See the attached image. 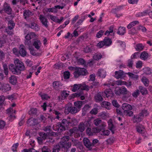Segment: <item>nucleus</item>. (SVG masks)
<instances>
[{
    "label": "nucleus",
    "mask_w": 152,
    "mask_h": 152,
    "mask_svg": "<svg viewBox=\"0 0 152 152\" xmlns=\"http://www.w3.org/2000/svg\"><path fill=\"white\" fill-rule=\"evenodd\" d=\"M112 103L113 106L116 107L118 108L120 106V105L119 104L116 100L115 99L113 100L112 102Z\"/></svg>",
    "instance_id": "63"
},
{
    "label": "nucleus",
    "mask_w": 152,
    "mask_h": 152,
    "mask_svg": "<svg viewBox=\"0 0 152 152\" xmlns=\"http://www.w3.org/2000/svg\"><path fill=\"white\" fill-rule=\"evenodd\" d=\"M29 49L30 50L31 54L33 56H39L41 55V54L39 53H36L34 49L29 48Z\"/></svg>",
    "instance_id": "38"
},
{
    "label": "nucleus",
    "mask_w": 152,
    "mask_h": 152,
    "mask_svg": "<svg viewBox=\"0 0 152 152\" xmlns=\"http://www.w3.org/2000/svg\"><path fill=\"white\" fill-rule=\"evenodd\" d=\"M102 105L103 107H105L106 109H109L111 104L110 102L104 101L102 102Z\"/></svg>",
    "instance_id": "40"
},
{
    "label": "nucleus",
    "mask_w": 152,
    "mask_h": 152,
    "mask_svg": "<svg viewBox=\"0 0 152 152\" xmlns=\"http://www.w3.org/2000/svg\"><path fill=\"white\" fill-rule=\"evenodd\" d=\"M115 93L117 95H126V96L127 98L130 97L131 95V93L129 91H128L126 88L124 86H122L118 89L115 90Z\"/></svg>",
    "instance_id": "2"
},
{
    "label": "nucleus",
    "mask_w": 152,
    "mask_h": 152,
    "mask_svg": "<svg viewBox=\"0 0 152 152\" xmlns=\"http://www.w3.org/2000/svg\"><path fill=\"white\" fill-rule=\"evenodd\" d=\"M77 109L76 107H69L66 108L64 112L66 114H68L69 113L71 114H75L77 112Z\"/></svg>",
    "instance_id": "8"
},
{
    "label": "nucleus",
    "mask_w": 152,
    "mask_h": 152,
    "mask_svg": "<svg viewBox=\"0 0 152 152\" xmlns=\"http://www.w3.org/2000/svg\"><path fill=\"white\" fill-rule=\"evenodd\" d=\"M5 99V98L4 96H0V108H2V105L4 104Z\"/></svg>",
    "instance_id": "52"
},
{
    "label": "nucleus",
    "mask_w": 152,
    "mask_h": 152,
    "mask_svg": "<svg viewBox=\"0 0 152 152\" xmlns=\"http://www.w3.org/2000/svg\"><path fill=\"white\" fill-rule=\"evenodd\" d=\"M84 143L86 148H88L89 150H91L92 144L88 139L84 138Z\"/></svg>",
    "instance_id": "19"
},
{
    "label": "nucleus",
    "mask_w": 152,
    "mask_h": 152,
    "mask_svg": "<svg viewBox=\"0 0 152 152\" xmlns=\"http://www.w3.org/2000/svg\"><path fill=\"white\" fill-rule=\"evenodd\" d=\"M33 15L32 12L28 10H25L24 11L23 15L25 19L27 20V18L30 17Z\"/></svg>",
    "instance_id": "20"
},
{
    "label": "nucleus",
    "mask_w": 152,
    "mask_h": 152,
    "mask_svg": "<svg viewBox=\"0 0 152 152\" xmlns=\"http://www.w3.org/2000/svg\"><path fill=\"white\" fill-rule=\"evenodd\" d=\"M100 133L101 135L108 136L110 133V132L108 130H104L101 131Z\"/></svg>",
    "instance_id": "44"
},
{
    "label": "nucleus",
    "mask_w": 152,
    "mask_h": 152,
    "mask_svg": "<svg viewBox=\"0 0 152 152\" xmlns=\"http://www.w3.org/2000/svg\"><path fill=\"white\" fill-rule=\"evenodd\" d=\"M97 75L98 76L104 78L106 75V72L104 69H99L98 70Z\"/></svg>",
    "instance_id": "17"
},
{
    "label": "nucleus",
    "mask_w": 152,
    "mask_h": 152,
    "mask_svg": "<svg viewBox=\"0 0 152 152\" xmlns=\"http://www.w3.org/2000/svg\"><path fill=\"white\" fill-rule=\"evenodd\" d=\"M41 44V43L40 41L38 40L34 41L33 43V46L37 50L39 49Z\"/></svg>",
    "instance_id": "31"
},
{
    "label": "nucleus",
    "mask_w": 152,
    "mask_h": 152,
    "mask_svg": "<svg viewBox=\"0 0 152 152\" xmlns=\"http://www.w3.org/2000/svg\"><path fill=\"white\" fill-rule=\"evenodd\" d=\"M140 94V91L139 90H136L132 94V95L135 98L137 97Z\"/></svg>",
    "instance_id": "60"
},
{
    "label": "nucleus",
    "mask_w": 152,
    "mask_h": 152,
    "mask_svg": "<svg viewBox=\"0 0 152 152\" xmlns=\"http://www.w3.org/2000/svg\"><path fill=\"white\" fill-rule=\"evenodd\" d=\"M9 68L13 74L18 75L21 74V72L19 71L15 65L10 64L9 66Z\"/></svg>",
    "instance_id": "9"
},
{
    "label": "nucleus",
    "mask_w": 152,
    "mask_h": 152,
    "mask_svg": "<svg viewBox=\"0 0 152 152\" xmlns=\"http://www.w3.org/2000/svg\"><path fill=\"white\" fill-rule=\"evenodd\" d=\"M134 119H135L134 122H140L143 119V117L140 113L136 115H134L133 117Z\"/></svg>",
    "instance_id": "27"
},
{
    "label": "nucleus",
    "mask_w": 152,
    "mask_h": 152,
    "mask_svg": "<svg viewBox=\"0 0 152 152\" xmlns=\"http://www.w3.org/2000/svg\"><path fill=\"white\" fill-rule=\"evenodd\" d=\"M3 67V72L5 75H7L8 74V69L7 64L6 63H2Z\"/></svg>",
    "instance_id": "29"
},
{
    "label": "nucleus",
    "mask_w": 152,
    "mask_h": 152,
    "mask_svg": "<svg viewBox=\"0 0 152 152\" xmlns=\"http://www.w3.org/2000/svg\"><path fill=\"white\" fill-rule=\"evenodd\" d=\"M22 152H39L33 148H30L28 149L26 148L23 149Z\"/></svg>",
    "instance_id": "50"
},
{
    "label": "nucleus",
    "mask_w": 152,
    "mask_h": 152,
    "mask_svg": "<svg viewBox=\"0 0 152 152\" xmlns=\"http://www.w3.org/2000/svg\"><path fill=\"white\" fill-rule=\"evenodd\" d=\"M103 92L98 93L94 96V99L96 102H102L103 100L102 94Z\"/></svg>",
    "instance_id": "16"
},
{
    "label": "nucleus",
    "mask_w": 152,
    "mask_h": 152,
    "mask_svg": "<svg viewBox=\"0 0 152 152\" xmlns=\"http://www.w3.org/2000/svg\"><path fill=\"white\" fill-rule=\"evenodd\" d=\"M69 94L66 92V91H63L61 92V96H58V99L59 100H63L64 99H65V98H66L69 95Z\"/></svg>",
    "instance_id": "23"
},
{
    "label": "nucleus",
    "mask_w": 152,
    "mask_h": 152,
    "mask_svg": "<svg viewBox=\"0 0 152 152\" xmlns=\"http://www.w3.org/2000/svg\"><path fill=\"white\" fill-rule=\"evenodd\" d=\"M62 85L59 81H56L53 83V87L56 90H58L61 88Z\"/></svg>",
    "instance_id": "22"
},
{
    "label": "nucleus",
    "mask_w": 152,
    "mask_h": 152,
    "mask_svg": "<svg viewBox=\"0 0 152 152\" xmlns=\"http://www.w3.org/2000/svg\"><path fill=\"white\" fill-rule=\"evenodd\" d=\"M27 123L29 126H31L37 125L38 124L39 122L36 119L31 118L28 120Z\"/></svg>",
    "instance_id": "15"
},
{
    "label": "nucleus",
    "mask_w": 152,
    "mask_h": 152,
    "mask_svg": "<svg viewBox=\"0 0 152 152\" xmlns=\"http://www.w3.org/2000/svg\"><path fill=\"white\" fill-rule=\"evenodd\" d=\"M74 105L77 108H80L81 107L82 104V102L81 101H79L74 102Z\"/></svg>",
    "instance_id": "49"
},
{
    "label": "nucleus",
    "mask_w": 152,
    "mask_h": 152,
    "mask_svg": "<svg viewBox=\"0 0 152 152\" xmlns=\"http://www.w3.org/2000/svg\"><path fill=\"white\" fill-rule=\"evenodd\" d=\"M19 49V54L22 57L26 56L27 53L26 50L24 45H20Z\"/></svg>",
    "instance_id": "13"
},
{
    "label": "nucleus",
    "mask_w": 152,
    "mask_h": 152,
    "mask_svg": "<svg viewBox=\"0 0 152 152\" xmlns=\"http://www.w3.org/2000/svg\"><path fill=\"white\" fill-rule=\"evenodd\" d=\"M42 152H51L50 150L46 146H44L42 148Z\"/></svg>",
    "instance_id": "61"
},
{
    "label": "nucleus",
    "mask_w": 152,
    "mask_h": 152,
    "mask_svg": "<svg viewBox=\"0 0 152 152\" xmlns=\"http://www.w3.org/2000/svg\"><path fill=\"white\" fill-rule=\"evenodd\" d=\"M117 33L119 35H124L125 33V28L123 27H120Z\"/></svg>",
    "instance_id": "34"
},
{
    "label": "nucleus",
    "mask_w": 152,
    "mask_h": 152,
    "mask_svg": "<svg viewBox=\"0 0 152 152\" xmlns=\"http://www.w3.org/2000/svg\"><path fill=\"white\" fill-rule=\"evenodd\" d=\"M148 57V53L144 51L142 52L140 55V58L141 59L143 60L146 59Z\"/></svg>",
    "instance_id": "32"
},
{
    "label": "nucleus",
    "mask_w": 152,
    "mask_h": 152,
    "mask_svg": "<svg viewBox=\"0 0 152 152\" xmlns=\"http://www.w3.org/2000/svg\"><path fill=\"white\" fill-rule=\"evenodd\" d=\"M14 63L16 67L18 69L19 71H23L25 69V67L23 63L18 59H16L14 61Z\"/></svg>",
    "instance_id": "6"
},
{
    "label": "nucleus",
    "mask_w": 152,
    "mask_h": 152,
    "mask_svg": "<svg viewBox=\"0 0 152 152\" xmlns=\"http://www.w3.org/2000/svg\"><path fill=\"white\" fill-rule=\"evenodd\" d=\"M93 57L95 60H98L102 58V55L100 53H96L94 55Z\"/></svg>",
    "instance_id": "37"
},
{
    "label": "nucleus",
    "mask_w": 152,
    "mask_h": 152,
    "mask_svg": "<svg viewBox=\"0 0 152 152\" xmlns=\"http://www.w3.org/2000/svg\"><path fill=\"white\" fill-rule=\"evenodd\" d=\"M37 110L36 108H31L28 111V114L31 115H36L37 113Z\"/></svg>",
    "instance_id": "35"
},
{
    "label": "nucleus",
    "mask_w": 152,
    "mask_h": 152,
    "mask_svg": "<svg viewBox=\"0 0 152 152\" xmlns=\"http://www.w3.org/2000/svg\"><path fill=\"white\" fill-rule=\"evenodd\" d=\"M39 135L40 136V137H41L43 140H45L46 138L47 134L42 132L40 133Z\"/></svg>",
    "instance_id": "62"
},
{
    "label": "nucleus",
    "mask_w": 152,
    "mask_h": 152,
    "mask_svg": "<svg viewBox=\"0 0 152 152\" xmlns=\"http://www.w3.org/2000/svg\"><path fill=\"white\" fill-rule=\"evenodd\" d=\"M2 10L9 15L12 14V10L10 5L5 2L3 5Z\"/></svg>",
    "instance_id": "7"
},
{
    "label": "nucleus",
    "mask_w": 152,
    "mask_h": 152,
    "mask_svg": "<svg viewBox=\"0 0 152 152\" xmlns=\"http://www.w3.org/2000/svg\"><path fill=\"white\" fill-rule=\"evenodd\" d=\"M11 87L8 84H3L0 83V90L5 92L10 91Z\"/></svg>",
    "instance_id": "10"
},
{
    "label": "nucleus",
    "mask_w": 152,
    "mask_h": 152,
    "mask_svg": "<svg viewBox=\"0 0 152 152\" xmlns=\"http://www.w3.org/2000/svg\"><path fill=\"white\" fill-rule=\"evenodd\" d=\"M142 81L145 86H148L149 83L148 80L145 77H143L142 79Z\"/></svg>",
    "instance_id": "55"
},
{
    "label": "nucleus",
    "mask_w": 152,
    "mask_h": 152,
    "mask_svg": "<svg viewBox=\"0 0 152 152\" xmlns=\"http://www.w3.org/2000/svg\"><path fill=\"white\" fill-rule=\"evenodd\" d=\"M114 140V137H110L107 139L106 141V142H107V144H111L113 143Z\"/></svg>",
    "instance_id": "57"
},
{
    "label": "nucleus",
    "mask_w": 152,
    "mask_h": 152,
    "mask_svg": "<svg viewBox=\"0 0 152 152\" xmlns=\"http://www.w3.org/2000/svg\"><path fill=\"white\" fill-rule=\"evenodd\" d=\"M70 137L65 136L62 137L58 145H54L53 148L52 152H59L60 150L64 152H67L72 146V143L69 142Z\"/></svg>",
    "instance_id": "1"
},
{
    "label": "nucleus",
    "mask_w": 152,
    "mask_h": 152,
    "mask_svg": "<svg viewBox=\"0 0 152 152\" xmlns=\"http://www.w3.org/2000/svg\"><path fill=\"white\" fill-rule=\"evenodd\" d=\"M144 48V47L141 44H139L136 45L135 49L137 51H141Z\"/></svg>",
    "instance_id": "46"
},
{
    "label": "nucleus",
    "mask_w": 152,
    "mask_h": 152,
    "mask_svg": "<svg viewBox=\"0 0 152 152\" xmlns=\"http://www.w3.org/2000/svg\"><path fill=\"white\" fill-rule=\"evenodd\" d=\"M122 9V7L119 6L117 7L115 9H113L112 10V12L113 13L116 14V13L119 11L121 10Z\"/></svg>",
    "instance_id": "58"
},
{
    "label": "nucleus",
    "mask_w": 152,
    "mask_h": 152,
    "mask_svg": "<svg viewBox=\"0 0 152 152\" xmlns=\"http://www.w3.org/2000/svg\"><path fill=\"white\" fill-rule=\"evenodd\" d=\"M137 130L138 132L140 133L141 134H143L145 132V128L143 126L140 124L137 126Z\"/></svg>",
    "instance_id": "26"
},
{
    "label": "nucleus",
    "mask_w": 152,
    "mask_h": 152,
    "mask_svg": "<svg viewBox=\"0 0 152 152\" xmlns=\"http://www.w3.org/2000/svg\"><path fill=\"white\" fill-rule=\"evenodd\" d=\"M5 43V40L4 39H3L2 37L0 35V48L3 46Z\"/></svg>",
    "instance_id": "59"
},
{
    "label": "nucleus",
    "mask_w": 152,
    "mask_h": 152,
    "mask_svg": "<svg viewBox=\"0 0 152 152\" xmlns=\"http://www.w3.org/2000/svg\"><path fill=\"white\" fill-rule=\"evenodd\" d=\"M77 62L79 64L83 65L84 66H87L86 61L83 58H80L78 60Z\"/></svg>",
    "instance_id": "36"
},
{
    "label": "nucleus",
    "mask_w": 152,
    "mask_h": 152,
    "mask_svg": "<svg viewBox=\"0 0 152 152\" xmlns=\"http://www.w3.org/2000/svg\"><path fill=\"white\" fill-rule=\"evenodd\" d=\"M81 86V84H75L73 85V88L72 89V91L75 92L78 90L80 89Z\"/></svg>",
    "instance_id": "39"
},
{
    "label": "nucleus",
    "mask_w": 152,
    "mask_h": 152,
    "mask_svg": "<svg viewBox=\"0 0 152 152\" xmlns=\"http://www.w3.org/2000/svg\"><path fill=\"white\" fill-rule=\"evenodd\" d=\"M53 112V113L57 115L56 118L57 119H59V118H61L60 116L61 115V114L57 110H54Z\"/></svg>",
    "instance_id": "54"
},
{
    "label": "nucleus",
    "mask_w": 152,
    "mask_h": 152,
    "mask_svg": "<svg viewBox=\"0 0 152 152\" xmlns=\"http://www.w3.org/2000/svg\"><path fill=\"white\" fill-rule=\"evenodd\" d=\"M105 46H109L112 43L111 40L107 37H105L103 40Z\"/></svg>",
    "instance_id": "25"
},
{
    "label": "nucleus",
    "mask_w": 152,
    "mask_h": 152,
    "mask_svg": "<svg viewBox=\"0 0 152 152\" xmlns=\"http://www.w3.org/2000/svg\"><path fill=\"white\" fill-rule=\"evenodd\" d=\"M49 17L51 19V20L55 22L58 23V20H59V19L57 17L53 16L52 15H50Z\"/></svg>",
    "instance_id": "51"
},
{
    "label": "nucleus",
    "mask_w": 152,
    "mask_h": 152,
    "mask_svg": "<svg viewBox=\"0 0 152 152\" xmlns=\"http://www.w3.org/2000/svg\"><path fill=\"white\" fill-rule=\"evenodd\" d=\"M122 109L124 111H126L129 110H132V106L129 104L124 103L123 104L122 106Z\"/></svg>",
    "instance_id": "21"
},
{
    "label": "nucleus",
    "mask_w": 152,
    "mask_h": 152,
    "mask_svg": "<svg viewBox=\"0 0 152 152\" xmlns=\"http://www.w3.org/2000/svg\"><path fill=\"white\" fill-rule=\"evenodd\" d=\"M102 95L104 97H112L113 96V94L111 90L109 89L106 90L104 92H103Z\"/></svg>",
    "instance_id": "14"
},
{
    "label": "nucleus",
    "mask_w": 152,
    "mask_h": 152,
    "mask_svg": "<svg viewBox=\"0 0 152 152\" xmlns=\"http://www.w3.org/2000/svg\"><path fill=\"white\" fill-rule=\"evenodd\" d=\"M27 25L28 27L34 29L36 31H38L39 29L38 25L34 23H31Z\"/></svg>",
    "instance_id": "18"
},
{
    "label": "nucleus",
    "mask_w": 152,
    "mask_h": 152,
    "mask_svg": "<svg viewBox=\"0 0 152 152\" xmlns=\"http://www.w3.org/2000/svg\"><path fill=\"white\" fill-rule=\"evenodd\" d=\"M15 24L14 22L12 20H9L8 22V28L9 29H12L15 26Z\"/></svg>",
    "instance_id": "30"
},
{
    "label": "nucleus",
    "mask_w": 152,
    "mask_h": 152,
    "mask_svg": "<svg viewBox=\"0 0 152 152\" xmlns=\"http://www.w3.org/2000/svg\"><path fill=\"white\" fill-rule=\"evenodd\" d=\"M71 140L72 142L73 146H76L77 145H79L80 142L77 140L73 138H71Z\"/></svg>",
    "instance_id": "47"
},
{
    "label": "nucleus",
    "mask_w": 152,
    "mask_h": 152,
    "mask_svg": "<svg viewBox=\"0 0 152 152\" xmlns=\"http://www.w3.org/2000/svg\"><path fill=\"white\" fill-rule=\"evenodd\" d=\"M75 71L74 74L75 77L76 78L80 75H86L88 74L87 70L84 68L75 67Z\"/></svg>",
    "instance_id": "3"
},
{
    "label": "nucleus",
    "mask_w": 152,
    "mask_h": 152,
    "mask_svg": "<svg viewBox=\"0 0 152 152\" xmlns=\"http://www.w3.org/2000/svg\"><path fill=\"white\" fill-rule=\"evenodd\" d=\"M126 74H127V73H125L123 71L120 70L119 71H115V76L116 78L118 79L120 78H122L125 77Z\"/></svg>",
    "instance_id": "11"
},
{
    "label": "nucleus",
    "mask_w": 152,
    "mask_h": 152,
    "mask_svg": "<svg viewBox=\"0 0 152 152\" xmlns=\"http://www.w3.org/2000/svg\"><path fill=\"white\" fill-rule=\"evenodd\" d=\"M140 113L142 116L143 117L144 116H146L149 115V113L148 110L145 109L142 110Z\"/></svg>",
    "instance_id": "48"
},
{
    "label": "nucleus",
    "mask_w": 152,
    "mask_h": 152,
    "mask_svg": "<svg viewBox=\"0 0 152 152\" xmlns=\"http://www.w3.org/2000/svg\"><path fill=\"white\" fill-rule=\"evenodd\" d=\"M9 79L10 83L13 85L17 83V78L14 75H12L9 77Z\"/></svg>",
    "instance_id": "28"
},
{
    "label": "nucleus",
    "mask_w": 152,
    "mask_h": 152,
    "mask_svg": "<svg viewBox=\"0 0 152 152\" xmlns=\"http://www.w3.org/2000/svg\"><path fill=\"white\" fill-rule=\"evenodd\" d=\"M91 123L90 120H89L85 121L84 123L83 122L80 123L78 126L79 131L81 132H83L86 127L91 126Z\"/></svg>",
    "instance_id": "4"
},
{
    "label": "nucleus",
    "mask_w": 152,
    "mask_h": 152,
    "mask_svg": "<svg viewBox=\"0 0 152 152\" xmlns=\"http://www.w3.org/2000/svg\"><path fill=\"white\" fill-rule=\"evenodd\" d=\"M80 89L81 90L88 91L89 89V87L88 86L85 84H81V86L80 88Z\"/></svg>",
    "instance_id": "53"
},
{
    "label": "nucleus",
    "mask_w": 152,
    "mask_h": 152,
    "mask_svg": "<svg viewBox=\"0 0 152 152\" xmlns=\"http://www.w3.org/2000/svg\"><path fill=\"white\" fill-rule=\"evenodd\" d=\"M93 122L94 124L96 126H97L100 124H101L103 126H104V124L102 123V120L100 118H98L95 119Z\"/></svg>",
    "instance_id": "33"
},
{
    "label": "nucleus",
    "mask_w": 152,
    "mask_h": 152,
    "mask_svg": "<svg viewBox=\"0 0 152 152\" xmlns=\"http://www.w3.org/2000/svg\"><path fill=\"white\" fill-rule=\"evenodd\" d=\"M104 32V31H103L102 30L99 31L96 34V37L98 38L101 37L103 35Z\"/></svg>",
    "instance_id": "56"
},
{
    "label": "nucleus",
    "mask_w": 152,
    "mask_h": 152,
    "mask_svg": "<svg viewBox=\"0 0 152 152\" xmlns=\"http://www.w3.org/2000/svg\"><path fill=\"white\" fill-rule=\"evenodd\" d=\"M90 127H86L87 129L86 130V133L87 134L90 136L92 135H93L92 134V130L90 128Z\"/></svg>",
    "instance_id": "64"
},
{
    "label": "nucleus",
    "mask_w": 152,
    "mask_h": 152,
    "mask_svg": "<svg viewBox=\"0 0 152 152\" xmlns=\"http://www.w3.org/2000/svg\"><path fill=\"white\" fill-rule=\"evenodd\" d=\"M131 110H129L126 111H124V114L127 116H132L133 115V112L131 111Z\"/></svg>",
    "instance_id": "43"
},
{
    "label": "nucleus",
    "mask_w": 152,
    "mask_h": 152,
    "mask_svg": "<svg viewBox=\"0 0 152 152\" xmlns=\"http://www.w3.org/2000/svg\"><path fill=\"white\" fill-rule=\"evenodd\" d=\"M39 19L42 25L46 28H47L48 27L47 24L48 23L47 19L42 15H39Z\"/></svg>",
    "instance_id": "12"
},
{
    "label": "nucleus",
    "mask_w": 152,
    "mask_h": 152,
    "mask_svg": "<svg viewBox=\"0 0 152 152\" xmlns=\"http://www.w3.org/2000/svg\"><path fill=\"white\" fill-rule=\"evenodd\" d=\"M127 74L131 78L134 80L137 79L138 78V77L137 75L134 74L132 73L129 72L127 73Z\"/></svg>",
    "instance_id": "45"
},
{
    "label": "nucleus",
    "mask_w": 152,
    "mask_h": 152,
    "mask_svg": "<svg viewBox=\"0 0 152 152\" xmlns=\"http://www.w3.org/2000/svg\"><path fill=\"white\" fill-rule=\"evenodd\" d=\"M139 89L142 95L145 94L147 93V91L145 87L140 86L139 87Z\"/></svg>",
    "instance_id": "42"
},
{
    "label": "nucleus",
    "mask_w": 152,
    "mask_h": 152,
    "mask_svg": "<svg viewBox=\"0 0 152 152\" xmlns=\"http://www.w3.org/2000/svg\"><path fill=\"white\" fill-rule=\"evenodd\" d=\"M139 23V21H135L130 23L127 26V28L128 29L130 28L133 26H134L136 25Z\"/></svg>",
    "instance_id": "41"
},
{
    "label": "nucleus",
    "mask_w": 152,
    "mask_h": 152,
    "mask_svg": "<svg viewBox=\"0 0 152 152\" xmlns=\"http://www.w3.org/2000/svg\"><path fill=\"white\" fill-rule=\"evenodd\" d=\"M36 36V34L34 33L31 32L27 34L25 38L26 39L30 40L31 39L35 38Z\"/></svg>",
    "instance_id": "24"
},
{
    "label": "nucleus",
    "mask_w": 152,
    "mask_h": 152,
    "mask_svg": "<svg viewBox=\"0 0 152 152\" xmlns=\"http://www.w3.org/2000/svg\"><path fill=\"white\" fill-rule=\"evenodd\" d=\"M69 125V121L64 119H63L61 122L58 123V126H59L60 128V131L59 132L65 131L66 130V128Z\"/></svg>",
    "instance_id": "5"
}]
</instances>
